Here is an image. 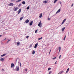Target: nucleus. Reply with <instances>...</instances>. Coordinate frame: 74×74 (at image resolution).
I'll return each instance as SVG.
<instances>
[{
	"mask_svg": "<svg viewBox=\"0 0 74 74\" xmlns=\"http://www.w3.org/2000/svg\"><path fill=\"white\" fill-rule=\"evenodd\" d=\"M66 19L65 18L64 19L63 21H62V23L61 25H63V23H64V22H66Z\"/></svg>",
	"mask_w": 74,
	"mask_h": 74,
	"instance_id": "3",
	"label": "nucleus"
},
{
	"mask_svg": "<svg viewBox=\"0 0 74 74\" xmlns=\"http://www.w3.org/2000/svg\"><path fill=\"white\" fill-rule=\"evenodd\" d=\"M14 0H11V1H14Z\"/></svg>",
	"mask_w": 74,
	"mask_h": 74,
	"instance_id": "49",
	"label": "nucleus"
},
{
	"mask_svg": "<svg viewBox=\"0 0 74 74\" xmlns=\"http://www.w3.org/2000/svg\"><path fill=\"white\" fill-rule=\"evenodd\" d=\"M62 26V25H60V26Z\"/></svg>",
	"mask_w": 74,
	"mask_h": 74,
	"instance_id": "51",
	"label": "nucleus"
},
{
	"mask_svg": "<svg viewBox=\"0 0 74 74\" xmlns=\"http://www.w3.org/2000/svg\"><path fill=\"white\" fill-rule=\"evenodd\" d=\"M43 3H44V4H46V3H47V1H45L43 2Z\"/></svg>",
	"mask_w": 74,
	"mask_h": 74,
	"instance_id": "17",
	"label": "nucleus"
},
{
	"mask_svg": "<svg viewBox=\"0 0 74 74\" xmlns=\"http://www.w3.org/2000/svg\"><path fill=\"white\" fill-rule=\"evenodd\" d=\"M51 49H50V51L51 52Z\"/></svg>",
	"mask_w": 74,
	"mask_h": 74,
	"instance_id": "50",
	"label": "nucleus"
},
{
	"mask_svg": "<svg viewBox=\"0 0 74 74\" xmlns=\"http://www.w3.org/2000/svg\"><path fill=\"white\" fill-rule=\"evenodd\" d=\"M21 66H22V64H21V63H20V67H21Z\"/></svg>",
	"mask_w": 74,
	"mask_h": 74,
	"instance_id": "36",
	"label": "nucleus"
},
{
	"mask_svg": "<svg viewBox=\"0 0 74 74\" xmlns=\"http://www.w3.org/2000/svg\"><path fill=\"white\" fill-rule=\"evenodd\" d=\"M20 45V42H18L17 43V45L19 46Z\"/></svg>",
	"mask_w": 74,
	"mask_h": 74,
	"instance_id": "12",
	"label": "nucleus"
},
{
	"mask_svg": "<svg viewBox=\"0 0 74 74\" xmlns=\"http://www.w3.org/2000/svg\"><path fill=\"white\" fill-rule=\"evenodd\" d=\"M19 67H18L16 69L17 71H19Z\"/></svg>",
	"mask_w": 74,
	"mask_h": 74,
	"instance_id": "23",
	"label": "nucleus"
},
{
	"mask_svg": "<svg viewBox=\"0 0 74 74\" xmlns=\"http://www.w3.org/2000/svg\"><path fill=\"white\" fill-rule=\"evenodd\" d=\"M51 68H49L48 69V70H51Z\"/></svg>",
	"mask_w": 74,
	"mask_h": 74,
	"instance_id": "31",
	"label": "nucleus"
},
{
	"mask_svg": "<svg viewBox=\"0 0 74 74\" xmlns=\"http://www.w3.org/2000/svg\"><path fill=\"white\" fill-rule=\"evenodd\" d=\"M60 4H61V5L62 4V3H61V2H60Z\"/></svg>",
	"mask_w": 74,
	"mask_h": 74,
	"instance_id": "41",
	"label": "nucleus"
},
{
	"mask_svg": "<svg viewBox=\"0 0 74 74\" xmlns=\"http://www.w3.org/2000/svg\"><path fill=\"white\" fill-rule=\"evenodd\" d=\"M32 45H30L29 48H32Z\"/></svg>",
	"mask_w": 74,
	"mask_h": 74,
	"instance_id": "33",
	"label": "nucleus"
},
{
	"mask_svg": "<svg viewBox=\"0 0 74 74\" xmlns=\"http://www.w3.org/2000/svg\"><path fill=\"white\" fill-rule=\"evenodd\" d=\"M4 40H6V38H5L4 39Z\"/></svg>",
	"mask_w": 74,
	"mask_h": 74,
	"instance_id": "45",
	"label": "nucleus"
},
{
	"mask_svg": "<svg viewBox=\"0 0 74 74\" xmlns=\"http://www.w3.org/2000/svg\"><path fill=\"white\" fill-rule=\"evenodd\" d=\"M29 36H27L26 37V38H29Z\"/></svg>",
	"mask_w": 74,
	"mask_h": 74,
	"instance_id": "35",
	"label": "nucleus"
},
{
	"mask_svg": "<svg viewBox=\"0 0 74 74\" xmlns=\"http://www.w3.org/2000/svg\"><path fill=\"white\" fill-rule=\"evenodd\" d=\"M61 49V47H59V50L60 51Z\"/></svg>",
	"mask_w": 74,
	"mask_h": 74,
	"instance_id": "27",
	"label": "nucleus"
},
{
	"mask_svg": "<svg viewBox=\"0 0 74 74\" xmlns=\"http://www.w3.org/2000/svg\"><path fill=\"white\" fill-rule=\"evenodd\" d=\"M14 8H15V7H14Z\"/></svg>",
	"mask_w": 74,
	"mask_h": 74,
	"instance_id": "53",
	"label": "nucleus"
},
{
	"mask_svg": "<svg viewBox=\"0 0 74 74\" xmlns=\"http://www.w3.org/2000/svg\"><path fill=\"white\" fill-rule=\"evenodd\" d=\"M69 69H70V68H68L67 69V71H66V73H68V71H69Z\"/></svg>",
	"mask_w": 74,
	"mask_h": 74,
	"instance_id": "15",
	"label": "nucleus"
},
{
	"mask_svg": "<svg viewBox=\"0 0 74 74\" xmlns=\"http://www.w3.org/2000/svg\"><path fill=\"white\" fill-rule=\"evenodd\" d=\"M22 0H18V1H16V2L18 3V2H20V1H21Z\"/></svg>",
	"mask_w": 74,
	"mask_h": 74,
	"instance_id": "24",
	"label": "nucleus"
},
{
	"mask_svg": "<svg viewBox=\"0 0 74 74\" xmlns=\"http://www.w3.org/2000/svg\"><path fill=\"white\" fill-rule=\"evenodd\" d=\"M37 45H38V43H37L35 45L34 48H37Z\"/></svg>",
	"mask_w": 74,
	"mask_h": 74,
	"instance_id": "9",
	"label": "nucleus"
},
{
	"mask_svg": "<svg viewBox=\"0 0 74 74\" xmlns=\"http://www.w3.org/2000/svg\"><path fill=\"white\" fill-rule=\"evenodd\" d=\"M9 6H13L14 5V4L12 3H10L9 4Z\"/></svg>",
	"mask_w": 74,
	"mask_h": 74,
	"instance_id": "7",
	"label": "nucleus"
},
{
	"mask_svg": "<svg viewBox=\"0 0 74 74\" xmlns=\"http://www.w3.org/2000/svg\"><path fill=\"white\" fill-rule=\"evenodd\" d=\"M35 33H37V29L35 31Z\"/></svg>",
	"mask_w": 74,
	"mask_h": 74,
	"instance_id": "28",
	"label": "nucleus"
},
{
	"mask_svg": "<svg viewBox=\"0 0 74 74\" xmlns=\"http://www.w3.org/2000/svg\"><path fill=\"white\" fill-rule=\"evenodd\" d=\"M33 21H31V22H30V23H29V24L30 26H32V25L33 24Z\"/></svg>",
	"mask_w": 74,
	"mask_h": 74,
	"instance_id": "6",
	"label": "nucleus"
},
{
	"mask_svg": "<svg viewBox=\"0 0 74 74\" xmlns=\"http://www.w3.org/2000/svg\"><path fill=\"white\" fill-rule=\"evenodd\" d=\"M66 35L65 36V37L64 38V40H65V39H66Z\"/></svg>",
	"mask_w": 74,
	"mask_h": 74,
	"instance_id": "32",
	"label": "nucleus"
},
{
	"mask_svg": "<svg viewBox=\"0 0 74 74\" xmlns=\"http://www.w3.org/2000/svg\"><path fill=\"white\" fill-rule=\"evenodd\" d=\"M56 62H56L54 64H56Z\"/></svg>",
	"mask_w": 74,
	"mask_h": 74,
	"instance_id": "44",
	"label": "nucleus"
},
{
	"mask_svg": "<svg viewBox=\"0 0 74 74\" xmlns=\"http://www.w3.org/2000/svg\"><path fill=\"white\" fill-rule=\"evenodd\" d=\"M50 53H51V52L50 51L49 52V55L50 54Z\"/></svg>",
	"mask_w": 74,
	"mask_h": 74,
	"instance_id": "46",
	"label": "nucleus"
},
{
	"mask_svg": "<svg viewBox=\"0 0 74 74\" xmlns=\"http://www.w3.org/2000/svg\"><path fill=\"white\" fill-rule=\"evenodd\" d=\"M5 55H6V54H4L2 55H1V56L2 57H3V56H5Z\"/></svg>",
	"mask_w": 74,
	"mask_h": 74,
	"instance_id": "18",
	"label": "nucleus"
},
{
	"mask_svg": "<svg viewBox=\"0 0 74 74\" xmlns=\"http://www.w3.org/2000/svg\"><path fill=\"white\" fill-rule=\"evenodd\" d=\"M23 18H24V17H23V16H22V17H21L20 18V21L22 20L23 19Z\"/></svg>",
	"mask_w": 74,
	"mask_h": 74,
	"instance_id": "14",
	"label": "nucleus"
},
{
	"mask_svg": "<svg viewBox=\"0 0 74 74\" xmlns=\"http://www.w3.org/2000/svg\"><path fill=\"white\" fill-rule=\"evenodd\" d=\"M48 21H50V18H48Z\"/></svg>",
	"mask_w": 74,
	"mask_h": 74,
	"instance_id": "38",
	"label": "nucleus"
},
{
	"mask_svg": "<svg viewBox=\"0 0 74 74\" xmlns=\"http://www.w3.org/2000/svg\"><path fill=\"white\" fill-rule=\"evenodd\" d=\"M42 37L40 38H39L38 41H39V40H41V39H42Z\"/></svg>",
	"mask_w": 74,
	"mask_h": 74,
	"instance_id": "20",
	"label": "nucleus"
},
{
	"mask_svg": "<svg viewBox=\"0 0 74 74\" xmlns=\"http://www.w3.org/2000/svg\"><path fill=\"white\" fill-rule=\"evenodd\" d=\"M73 5H74V4H73H73H72L71 7H73Z\"/></svg>",
	"mask_w": 74,
	"mask_h": 74,
	"instance_id": "39",
	"label": "nucleus"
},
{
	"mask_svg": "<svg viewBox=\"0 0 74 74\" xmlns=\"http://www.w3.org/2000/svg\"><path fill=\"white\" fill-rule=\"evenodd\" d=\"M38 26H39V27H41L42 26V24L41 23V22L40 21L39 23L38 24Z\"/></svg>",
	"mask_w": 74,
	"mask_h": 74,
	"instance_id": "1",
	"label": "nucleus"
},
{
	"mask_svg": "<svg viewBox=\"0 0 74 74\" xmlns=\"http://www.w3.org/2000/svg\"><path fill=\"white\" fill-rule=\"evenodd\" d=\"M56 57L54 58H53V60H55V59H56Z\"/></svg>",
	"mask_w": 74,
	"mask_h": 74,
	"instance_id": "34",
	"label": "nucleus"
},
{
	"mask_svg": "<svg viewBox=\"0 0 74 74\" xmlns=\"http://www.w3.org/2000/svg\"><path fill=\"white\" fill-rule=\"evenodd\" d=\"M34 53H35V51L34 50L33 51V52H32V54L33 55H34Z\"/></svg>",
	"mask_w": 74,
	"mask_h": 74,
	"instance_id": "22",
	"label": "nucleus"
},
{
	"mask_svg": "<svg viewBox=\"0 0 74 74\" xmlns=\"http://www.w3.org/2000/svg\"><path fill=\"white\" fill-rule=\"evenodd\" d=\"M58 0H55V1H54V3H56V2Z\"/></svg>",
	"mask_w": 74,
	"mask_h": 74,
	"instance_id": "25",
	"label": "nucleus"
},
{
	"mask_svg": "<svg viewBox=\"0 0 74 74\" xmlns=\"http://www.w3.org/2000/svg\"><path fill=\"white\" fill-rule=\"evenodd\" d=\"M30 21L29 20H28V19H27L24 22V23H28L29 22V21Z\"/></svg>",
	"mask_w": 74,
	"mask_h": 74,
	"instance_id": "2",
	"label": "nucleus"
},
{
	"mask_svg": "<svg viewBox=\"0 0 74 74\" xmlns=\"http://www.w3.org/2000/svg\"><path fill=\"white\" fill-rule=\"evenodd\" d=\"M65 27H64L63 28H62V32H63L64 30V29H65Z\"/></svg>",
	"mask_w": 74,
	"mask_h": 74,
	"instance_id": "13",
	"label": "nucleus"
},
{
	"mask_svg": "<svg viewBox=\"0 0 74 74\" xmlns=\"http://www.w3.org/2000/svg\"><path fill=\"white\" fill-rule=\"evenodd\" d=\"M42 13L40 14L39 16V18H41L42 17Z\"/></svg>",
	"mask_w": 74,
	"mask_h": 74,
	"instance_id": "11",
	"label": "nucleus"
},
{
	"mask_svg": "<svg viewBox=\"0 0 74 74\" xmlns=\"http://www.w3.org/2000/svg\"><path fill=\"white\" fill-rule=\"evenodd\" d=\"M18 9V8L16 7V8L15 9H14V11H17V10Z\"/></svg>",
	"mask_w": 74,
	"mask_h": 74,
	"instance_id": "16",
	"label": "nucleus"
},
{
	"mask_svg": "<svg viewBox=\"0 0 74 74\" xmlns=\"http://www.w3.org/2000/svg\"><path fill=\"white\" fill-rule=\"evenodd\" d=\"M25 3H26L25 2V1H23L22 2V4H25Z\"/></svg>",
	"mask_w": 74,
	"mask_h": 74,
	"instance_id": "21",
	"label": "nucleus"
},
{
	"mask_svg": "<svg viewBox=\"0 0 74 74\" xmlns=\"http://www.w3.org/2000/svg\"><path fill=\"white\" fill-rule=\"evenodd\" d=\"M60 58H61V55H60V57H59V59H60Z\"/></svg>",
	"mask_w": 74,
	"mask_h": 74,
	"instance_id": "37",
	"label": "nucleus"
},
{
	"mask_svg": "<svg viewBox=\"0 0 74 74\" xmlns=\"http://www.w3.org/2000/svg\"><path fill=\"white\" fill-rule=\"evenodd\" d=\"M1 36H2V35H0V37H1Z\"/></svg>",
	"mask_w": 74,
	"mask_h": 74,
	"instance_id": "43",
	"label": "nucleus"
},
{
	"mask_svg": "<svg viewBox=\"0 0 74 74\" xmlns=\"http://www.w3.org/2000/svg\"><path fill=\"white\" fill-rule=\"evenodd\" d=\"M21 4H20L19 5H18V7H20V6H21Z\"/></svg>",
	"mask_w": 74,
	"mask_h": 74,
	"instance_id": "40",
	"label": "nucleus"
},
{
	"mask_svg": "<svg viewBox=\"0 0 74 74\" xmlns=\"http://www.w3.org/2000/svg\"><path fill=\"white\" fill-rule=\"evenodd\" d=\"M62 73H63V71H61V72H59L58 73V74H61Z\"/></svg>",
	"mask_w": 74,
	"mask_h": 74,
	"instance_id": "19",
	"label": "nucleus"
},
{
	"mask_svg": "<svg viewBox=\"0 0 74 74\" xmlns=\"http://www.w3.org/2000/svg\"><path fill=\"white\" fill-rule=\"evenodd\" d=\"M60 12V9H59L58 11L56 12V14H57L58 13H59V12Z\"/></svg>",
	"mask_w": 74,
	"mask_h": 74,
	"instance_id": "5",
	"label": "nucleus"
},
{
	"mask_svg": "<svg viewBox=\"0 0 74 74\" xmlns=\"http://www.w3.org/2000/svg\"><path fill=\"white\" fill-rule=\"evenodd\" d=\"M30 8V7L28 6L27 8V10H29V9Z\"/></svg>",
	"mask_w": 74,
	"mask_h": 74,
	"instance_id": "26",
	"label": "nucleus"
},
{
	"mask_svg": "<svg viewBox=\"0 0 74 74\" xmlns=\"http://www.w3.org/2000/svg\"><path fill=\"white\" fill-rule=\"evenodd\" d=\"M4 59H5V58H2L0 60L1 62H3L4 60Z\"/></svg>",
	"mask_w": 74,
	"mask_h": 74,
	"instance_id": "4",
	"label": "nucleus"
},
{
	"mask_svg": "<svg viewBox=\"0 0 74 74\" xmlns=\"http://www.w3.org/2000/svg\"><path fill=\"white\" fill-rule=\"evenodd\" d=\"M25 70L26 71H27V70L26 69H25Z\"/></svg>",
	"mask_w": 74,
	"mask_h": 74,
	"instance_id": "48",
	"label": "nucleus"
},
{
	"mask_svg": "<svg viewBox=\"0 0 74 74\" xmlns=\"http://www.w3.org/2000/svg\"><path fill=\"white\" fill-rule=\"evenodd\" d=\"M11 41V40H8L7 42V43H8V42H9Z\"/></svg>",
	"mask_w": 74,
	"mask_h": 74,
	"instance_id": "30",
	"label": "nucleus"
},
{
	"mask_svg": "<svg viewBox=\"0 0 74 74\" xmlns=\"http://www.w3.org/2000/svg\"><path fill=\"white\" fill-rule=\"evenodd\" d=\"M14 66V64L13 63H12L11 64V67L12 68V67H13Z\"/></svg>",
	"mask_w": 74,
	"mask_h": 74,
	"instance_id": "10",
	"label": "nucleus"
},
{
	"mask_svg": "<svg viewBox=\"0 0 74 74\" xmlns=\"http://www.w3.org/2000/svg\"><path fill=\"white\" fill-rule=\"evenodd\" d=\"M2 71H4V69H2Z\"/></svg>",
	"mask_w": 74,
	"mask_h": 74,
	"instance_id": "47",
	"label": "nucleus"
},
{
	"mask_svg": "<svg viewBox=\"0 0 74 74\" xmlns=\"http://www.w3.org/2000/svg\"><path fill=\"white\" fill-rule=\"evenodd\" d=\"M60 50H59V52H60Z\"/></svg>",
	"mask_w": 74,
	"mask_h": 74,
	"instance_id": "52",
	"label": "nucleus"
},
{
	"mask_svg": "<svg viewBox=\"0 0 74 74\" xmlns=\"http://www.w3.org/2000/svg\"><path fill=\"white\" fill-rule=\"evenodd\" d=\"M18 68V66H16V69H17Z\"/></svg>",
	"mask_w": 74,
	"mask_h": 74,
	"instance_id": "42",
	"label": "nucleus"
},
{
	"mask_svg": "<svg viewBox=\"0 0 74 74\" xmlns=\"http://www.w3.org/2000/svg\"><path fill=\"white\" fill-rule=\"evenodd\" d=\"M51 73H52V71H50L49 72V74H51Z\"/></svg>",
	"mask_w": 74,
	"mask_h": 74,
	"instance_id": "29",
	"label": "nucleus"
},
{
	"mask_svg": "<svg viewBox=\"0 0 74 74\" xmlns=\"http://www.w3.org/2000/svg\"><path fill=\"white\" fill-rule=\"evenodd\" d=\"M21 9H20L18 11V14H19V13L21 12Z\"/></svg>",
	"mask_w": 74,
	"mask_h": 74,
	"instance_id": "8",
	"label": "nucleus"
}]
</instances>
